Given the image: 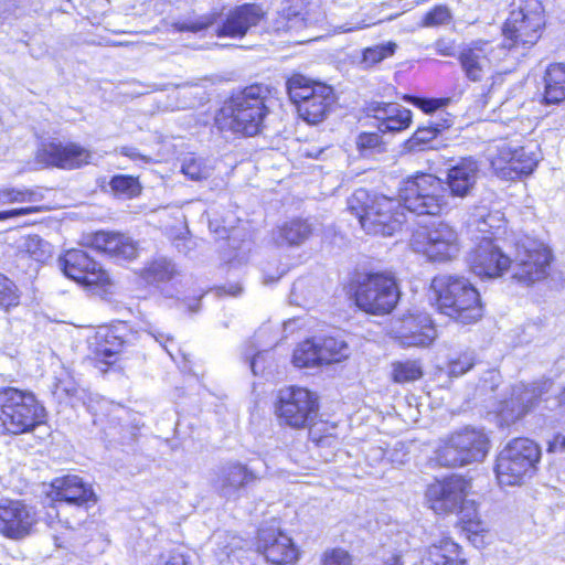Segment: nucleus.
Here are the masks:
<instances>
[{"label":"nucleus","instance_id":"nucleus-52","mask_svg":"<svg viewBox=\"0 0 565 565\" xmlns=\"http://www.w3.org/2000/svg\"><path fill=\"white\" fill-rule=\"evenodd\" d=\"M189 557L180 548L162 554L157 565H189Z\"/></svg>","mask_w":565,"mask_h":565},{"label":"nucleus","instance_id":"nucleus-24","mask_svg":"<svg viewBox=\"0 0 565 565\" xmlns=\"http://www.w3.org/2000/svg\"><path fill=\"white\" fill-rule=\"evenodd\" d=\"M543 394V387L539 383H520L511 388V397L501 403L499 415L507 425L514 423L524 416Z\"/></svg>","mask_w":565,"mask_h":565},{"label":"nucleus","instance_id":"nucleus-19","mask_svg":"<svg viewBox=\"0 0 565 565\" xmlns=\"http://www.w3.org/2000/svg\"><path fill=\"white\" fill-rule=\"evenodd\" d=\"M537 164L534 152L524 147H511L508 143L498 146V151L491 157V167L503 179H515L530 174Z\"/></svg>","mask_w":565,"mask_h":565},{"label":"nucleus","instance_id":"nucleus-55","mask_svg":"<svg viewBox=\"0 0 565 565\" xmlns=\"http://www.w3.org/2000/svg\"><path fill=\"white\" fill-rule=\"evenodd\" d=\"M479 216L478 228L480 232H488L487 227H500L499 223L501 222V217L498 214L488 213L487 215L480 214Z\"/></svg>","mask_w":565,"mask_h":565},{"label":"nucleus","instance_id":"nucleus-34","mask_svg":"<svg viewBox=\"0 0 565 565\" xmlns=\"http://www.w3.org/2000/svg\"><path fill=\"white\" fill-rule=\"evenodd\" d=\"M177 274L175 265L162 257L147 264L140 271V278L148 285H157L171 280Z\"/></svg>","mask_w":565,"mask_h":565},{"label":"nucleus","instance_id":"nucleus-6","mask_svg":"<svg viewBox=\"0 0 565 565\" xmlns=\"http://www.w3.org/2000/svg\"><path fill=\"white\" fill-rule=\"evenodd\" d=\"M545 26L544 7L539 0H523L503 24L502 46L526 51L536 44Z\"/></svg>","mask_w":565,"mask_h":565},{"label":"nucleus","instance_id":"nucleus-8","mask_svg":"<svg viewBox=\"0 0 565 565\" xmlns=\"http://www.w3.org/2000/svg\"><path fill=\"white\" fill-rule=\"evenodd\" d=\"M541 459L540 446L529 438L511 440L499 454L497 479L502 486H515L530 478Z\"/></svg>","mask_w":565,"mask_h":565},{"label":"nucleus","instance_id":"nucleus-7","mask_svg":"<svg viewBox=\"0 0 565 565\" xmlns=\"http://www.w3.org/2000/svg\"><path fill=\"white\" fill-rule=\"evenodd\" d=\"M290 100L297 106L299 116L309 124H319L330 113L335 95L333 88L296 74L287 81Z\"/></svg>","mask_w":565,"mask_h":565},{"label":"nucleus","instance_id":"nucleus-5","mask_svg":"<svg viewBox=\"0 0 565 565\" xmlns=\"http://www.w3.org/2000/svg\"><path fill=\"white\" fill-rule=\"evenodd\" d=\"M45 417L44 407L28 391L0 388V434L20 435L35 429Z\"/></svg>","mask_w":565,"mask_h":565},{"label":"nucleus","instance_id":"nucleus-56","mask_svg":"<svg viewBox=\"0 0 565 565\" xmlns=\"http://www.w3.org/2000/svg\"><path fill=\"white\" fill-rule=\"evenodd\" d=\"M39 211H41L40 206H28V207L3 211V212H0V221L28 215V214L35 213Z\"/></svg>","mask_w":565,"mask_h":565},{"label":"nucleus","instance_id":"nucleus-47","mask_svg":"<svg viewBox=\"0 0 565 565\" xmlns=\"http://www.w3.org/2000/svg\"><path fill=\"white\" fill-rule=\"evenodd\" d=\"M352 556L341 547L326 550L320 558L321 565H352Z\"/></svg>","mask_w":565,"mask_h":565},{"label":"nucleus","instance_id":"nucleus-26","mask_svg":"<svg viewBox=\"0 0 565 565\" xmlns=\"http://www.w3.org/2000/svg\"><path fill=\"white\" fill-rule=\"evenodd\" d=\"M265 17L258 4L245 3L231 10L222 26L216 31L218 36L243 38L250 28L256 26Z\"/></svg>","mask_w":565,"mask_h":565},{"label":"nucleus","instance_id":"nucleus-20","mask_svg":"<svg viewBox=\"0 0 565 565\" xmlns=\"http://www.w3.org/2000/svg\"><path fill=\"white\" fill-rule=\"evenodd\" d=\"M473 274L484 278L501 276L510 267V257L504 255L492 237H482L468 257Z\"/></svg>","mask_w":565,"mask_h":565},{"label":"nucleus","instance_id":"nucleus-2","mask_svg":"<svg viewBox=\"0 0 565 565\" xmlns=\"http://www.w3.org/2000/svg\"><path fill=\"white\" fill-rule=\"evenodd\" d=\"M273 104L271 88L254 84L232 95L215 117L221 130L253 137L265 128Z\"/></svg>","mask_w":565,"mask_h":565},{"label":"nucleus","instance_id":"nucleus-59","mask_svg":"<svg viewBox=\"0 0 565 565\" xmlns=\"http://www.w3.org/2000/svg\"><path fill=\"white\" fill-rule=\"evenodd\" d=\"M438 117L439 118H436L435 120H431L430 122L435 127L440 128V132L444 129L449 128L454 124V117L450 114L445 113L443 109L440 110Z\"/></svg>","mask_w":565,"mask_h":565},{"label":"nucleus","instance_id":"nucleus-43","mask_svg":"<svg viewBox=\"0 0 565 565\" xmlns=\"http://www.w3.org/2000/svg\"><path fill=\"white\" fill-rule=\"evenodd\" d=\"M396 46L394 42H387L367 47L363 52V63L367 66L380 63L384 58L393 55Z\"/></svg>","mask_w":565,"mask_h":565},{"label":"nucleus","instance_id":"nucleus-57","mask_svg":"<svg viewBox=\"0 0 565 565\" xmlns=\"http://www.w3.org/2000/svg\"><path fill=\"white\" fill-rule=\"evenodd\" d=\"M434 47L437 51V53L443 56H454L456 53L455 44L452 41H447V40H443V39L438 40L434 44Z\"/></svg>","mask_w":565,"mask_h":565},{"label":"nucleus","instance_id":"nucleus-22","mask_svg":"<svg viewBox=\"0 0 565 565\" xmlns=\"http://www.w3.org/2000/svg\"><path fill=\"white\" fill-rule=\"evenodd\" d=\"M257 552L276 565L292 564L299 558V550L292 540L275 526L259 529Z\"/></svg>","mask_w":565,"mask_h":565},{"label":"nucleus","instance_id":"nucleus-58","mask_svg":"<svg viewBox=\"0 0 565 565\" xmlns=\"http://www.w3.org/2000/svg\"><path fill=\"white\" fill-rule=\"evenodd\" d=\"M380 20L370 19L369 21L360 20V21H356L354 23L353 22H348L344 25H341L340 29L342 30V32H351V31H355V30H361V29L367 28L370 25H373V24L377 23Z\"/></svg>","mask_w":565,"mask_h":565},{"label":"nucleus","instance_id":"nucleus-10","mask_svg":"<svg viewBox=\"0 0 565 565\" xmlns=\"http://www.w3.org/2000/svg\"><path fill=\"white\" fill-rule=\"evenodd\" d=\"M51 488L49 497L56 503V519L75 510V523H82L87 518V510L97 502L92 486L75 475L55 478Z\"/></svg>","mask_w":565,"mask_h":565},{"label":"nucleus","instance_id":"nucleus-15","mask_svg":"<svg viewBox=\"0 0 565 565\" xmlns=\"http://www.w3.org/2000/svg\"><path fill=\"white\" fill-rule=\"evenodd\" d=\"M388 335L404 348H427L437 338V330L428 313L408 312L394 318Z\"/></svg>","mask_w":565,"mask_h":565},{"label":"nucleus","instance_id":"nucleus-60","mask_svg":"<svg viewBox=\"0 0 565 565\" xmlns=\"http://www.w3.org/2000/svg\"><path fill=\"white\" fill-rule=\"evenodd\" d=\"M565 450V436L556 435L552 441L548 443V451H562Z\"/></svg>","mask_w":565,"mask_h":565},{"label":"nucleus","instance_id":"nucleus-25","mask_svg":"<svg viewBox=\"0 0 565 565\" xmlns=\"http://www.w3.org/2000/svg\"><path fill=\"white\" fill-rule=\"evenodd\" d=\"M255 479L254 472L245 465L227 462L215 472L213 487L220 495L226 499H236L241 491Z\"/></svg>","mask_w":565,"mask_h":565},{"label":"nucleus","instance_id":"nucleus-36","mask_svg":"<svg viewBox=\"0 0 565 565\" xmlns=\"http://www.w3.org/2000/svg\"><path fill=\"white\" fill-rule=\"evenodd\" d=\"M317 343L323 364L340 362L350 354V349L344 340L327 337L317 340Z\"/></svg>","mask_w":565,"mask_h":565},{"label":"nucleus","instance_id":"nucleus-51","mask_svg":"<svg viewBox=\"0 0 565 565\" xmlns=\"http://www.w3.org/2000/svg\"><path fill=\"white\" fill-rule=\"evenodd\" d=\"M77 385L76 383L70 377H60L56 380L54 384L53 394L56 395L58 398H62L63 396H75L77 394Z\"/></svg>","mask_w":565,"mask_h":565},{"label":"nucleus","instance_id":"nucleus-21","mask_svg":"<svg viewBox=\"0 0 565 565\" xmlns=\"http://www.w3.org/2000/svg\"><path fill=\"white\" fill-rule=\"evenodd\" d=\"M90 158L89 150L73 142H44L36 152L39 163L66 170L78 169L89 163Z\"/></svg>","mask_w":565,"mask_h":565},{"label":"nucleus","instance_id":"nucleus-13","mask_svg":"<svg viewBox=\"0 0 565 565\" xmlns=\"http://www.w3.org/2000/svg\"><path fill=\"white\" fill-rule=\"evenodd\" d=\"M319 412L318 397L305 387L289 386L278 393L276 415L280 423L294 429L306 428Z\"/></svg>","mask_w":565,"mask_h":565},{"label":"nucleus","instance_id":"nucleus-17","mask_svg":"<svg viewBox=\"0 0 565 565\" xmlns=\"http://www.w3.org/2000/svg\"><path fill=\"white\" fill-rule=\"evenodd\" d=\"M320 15L318 0H282L274 29L276 32L298 33L318 22Z\"/></svg>","mask_w":565,"mask_h":565},{"label":"nucleus","instance_id":"nucleus-23","mask_svg":"<svg viewBox=\"0 0 565 565\" xmlns=\"http://www.w3.org/2000/svg\"><path fill=\"white\" fill-rule=\"evenodd\" d=\"M494 46L483 40L466 44L459 53V62L466 77L472 82L481 81L492 67Z\"/></svg>","mask_w":565,"mask_h":565},{"label":"nucleus","instance_id":"nucleus-30","mask_svg":"<svg viewBox=\"0 0 565 565\" xmlns=\"http://www.w3.org/2000/svg\"><path fill=\"white\" fill-rule=\"evenodd\" d=\"M312 224L303 218H292L277 226L273 233V242L280 247H299L312 235Z\"/></svg>","mask_w":565,"mask_h":565},{"label":"nucleus","instance_id":"nucleus-64","mask_svg":"<svg viewBox=\"0 0 565 565\" xmlns=\"http://www.w3.org/2000/svg\"><path fill=\"white\" fill-rule=\"evenodd\" d=\"M218 290H223L230 296L237 297L242 292V287L239 284H232L228 286V288L222 287V288H218Z\"/></svg>","mask_w":565,"mask_h":565},{"label":"nucleus","instance_id":"nucleus-35","mask_svg":"<svg viewBox=\"0 0 565 565\" xmlns=\"http://www.w3.org/2000/svg\"><path fill=\"white\" fill-rule=\"evenodd\" d=\"M19 254L22 258L28 257L43 264L52 257V246L38 235H29L20 243Z\"/></svg>","mask_w":565,"mask_h":565},{"label":"nucleus","instance_id":"nucleus-12","mask_svg":"<svg viewBox=\"0 0 565 565\" xmlns=\"http://www.w3.org/2000/svg\"><path fill=\"white\" fill-rule=\"evenodd\" d=\"M399 298L395 278L388 274H370L355 290L356 306L372 315L391 312Z\"/></svg>","mask_w":565,"mask_h":565},{"label":"nucleus","instance_id":"nucleus-54","mask_svg":"<svg viewBox=\"0 0 565 565\" xmlns=\"http://www.w3.org/2000/svg\"><path fill=\"white\" fill-rule=\"evenodd\" d=\"M23 202V190L3 188L0 190V204Z\"/></svg>","mask_w":565,"mask_h":565},{"label":"nucleus","instance_id":"nucleus-18","mask_svg":"<svg viewBox=\"0 0 565 565\" xmlns=\"http://www.w3.org/2000/svg\"><path fill=\"white\" fill-rule=\"evenodd\" d=\"M60 267L71 279L85 286H104L108 274L82 249H70L58 259Z\"/></svg>","mask_w":565,"mask_h":565},{"label":"nucleus","instance_id":"nucleus-44","mask_svg":"<svg viewBox=\"0 0 565 565\" xmlns=\"http://www.w3.org/2000/svg\"><path fill=\"white\" fill-rule=\"evenodd\" d=\"M440 134V128L435 127L431 122L428 126L419 127L408 140L411 149L422 150L428 146Z\"/></svg>","mask_w":565,"mask_h":565},{"label":"nucleus","instance_id":"nucleus-4","mask_svg":"<svg viewBox=\"0 0 565 565\" xmlns=\"http://www.w3.org/2000/svg\"><path fill=\"white\" fill-rule=\"evenodd\" d=\"M469 482L452 476L430 484L426 491L429 508L437 514L458 512L467 531L480 533L484 524L479 520L473 501L466 500Z\"/></svg>","mask_w":565,"mask_h":565},{"label":"nucleus","instance_id":"nucleus-46","mask_svg":"<svg viewBox=\"0 0 565 565\" xmlns=\"http://www.w3.org/2000/svg\"><path fill=\"white\" fill-rule=\"evenodd\" d=\"M356 148L363 153L381 152L383 150L382 138L375 132H361L356 138Z\"/></svg>","mask_w":565,"mask_h":565},{"label":"nucleus","instance_id":"nucleus-37","mask_svg":"<svg viewBox=\"0 0 565 565\" xmlns=\"http://www.w3.org/2000/svg\"><path fill=\"white\" fill-rule=\"evenodd\" d=\"M292 362L297 367H311L323 364L317 340H306L294 351Z\"/></svg>","mask_w":565,"mask_h":565},{"label":"nucleus","instance_id":"nucleus-62","mask_svg":"<svg viewBox=\"0 0 565 565\" xmlns=\"http://www.w3.org/2000/svg\"><path fill=\"white\" fill-rule=\"evenodd\" d=\"M367 456L370 458H372L373 460H383L385 458L387 459V450H384L381 447L372 448V449H370V452Z\"/></svg>","mask_w":565,"mask_h":565},{"label":"nucleus","instance_id":"nucleus-32","mask_svg":"<svg viewBox=\"0 0 565 565\" xmlns=\"http://www.w3.org/2000/svg\"><path fill=\"white\" fill-rule=\"evenodd\" d=\"M427 559L431 565H468L460 546L448 537L428 547Z\"/></svg>","mask_w":565,"mask_h":565},{"label":"nucleus","instance_id":"nucleus-49","mask_svg":"<svg viewBox=\"0 0 565 565\" xmlns=\"http://www.w3.org/2000/svg\"><path fill=\"white\" fill-rule=\"evenodd\" d=\"M475 365L473 352H465L458 359L449 363V374L460 376L467 373Z\"/></svg>","mask_w":565,"mask_h":565},{"label":"nucleus","instance_id":"nucleus-40","mask_svg":"<svg viewBox=\"0 0 565 565\" xmlns=\"http://www.w3.org/2000/svg\"><path fill=\"white\" fill-rule=\"evenodd\" d=\"M423 370L418 361H396L392 363V379L395 383H407L420 379Z\"/></svg>","mask_w":565,"mask_h":565},{"label":"nucleus","instance_id":"nucleus-27","mask_svg":"<svg viewBox=\"0 0 565 565\" xmlns=\"http://www.w3.org/2000/svg\"><path fill=\"white\" fill-rule=\"evenodd\" d=\"M367 115L383 134L399 132L412 122V111L396 103H372L367 107Z\"/></svg>","mask_w":565,"mask_h":565},{"label":"nucleus","instance_id":"nucleus-9","mask_svg":"<svg viewBox=\"0 0 565 565\" xmlns=\"http://www.w3.org/2000/svg\"><path fill=\"white\" fill-rule=\"evenodd\" d=\"M490 440L482 429L466 427L454 433L438 448L436 459L445 467H461L482 461Z\"/></svg>","mask_w":565,"mask_h":565},{"label":"nucleus","instance_id":"nucleus-48","mask_svg":"<svg viewBox=\"0 0 565 565\" xmlns=\"http://www.w3.org/2000/svg\"><path fill=\"white\" fill-rule=\"evenodd\" d=\"M415 106L420 108L424 113L430 114L444 109L450 103V98H420V97H406Z\"/></svg>","mask_w":565,"mask_h":565},{"label":"nucleus","instance_id":"nucleus-29","mask_svg":"<svg viewBox=\"0 0 565 565\" xmlns=\"http://www.w3.org/2000/svg\"><path fill=\"white\" fill-rule=\"evenodd\" d=\"M479 175V166L471 158L461 159L456 166L451 167L447 173V185L450 199L452 196H468L477 184Z\"/></svg>","mask_w":565,"mask_h":565},{"label":"nucleus","instance_id":"nucleus-50","mask_svg":"<svg viewBox=\"0 0 565 565\" xmlns=\"http://www.w3.org/2000/svg\"><path fill=\"white\" fill-rule=\"evenodd\" d=\"M451 14L447 7L438 6L426 13L424 23L427 26L446 24L450 21Z\"/></svg>","mask_w":565,"mask_h":565},{"label":"nucleus","instance_id":"nucleus-42","mask_svg":"<svg viewBox=\"0 0 565 565\" xmlns=\"http://www.w3.org/2000/svg\"><path fill=\"white\" fill-rule=\"evenodd\" d=\"M215 22V15H202L199 18H189L182 21H177L172 24L173 29L178 32H201Z\"/></svg>","mask_w":565,"mask_h":565},{"label":"nucleus","instance_id":"nucleus-41","mask_svg":"<svg viewBox=\"0 0 565 565\" xmlns=\"http://www.w3.org/2000/svg\"><path fill=\"white\" fill-rule=\"evenodd\" d=\"M212 169L202 158L188 156L183 159L181 172L192 181H201L211 175Z\"/></svg>","mask_w":565,"mask_h":565},{"label":"nucleus","instance_id":"nucleus-31","mask_svg":"<svg viewBox=\"0 0 565 565\" xmlns=\"http://www.w3.org/2000/svg\"><path fill=\"white\" fill-rule=\"evenodd\" d=\"M309 428L310 440L320 449H326L324 454H320L324 461H330L335 456L334 450L339 447L340 441L335 433L337 426L328 422L315 419L307 426Z\"/></svg>","mask_w":565,"mask_h":565},{"label":"nucleus","instance_id":"nucleus-33","mask_svg":"<svg viewBox=\"0 0 565 565\" xmlns=\"http://www.w3.org/2000/svg\"><path fill=\"white\" fill-rule=\"evenodd\" d=\"M546 104H558L565 100V63L551 64L544 76Z\"/></svg>","mask_w":565,"mask_h":565},{"label":"nucleus","instance_id":"nucleus-45","mask_svg":"<svg viewBox=\"0 0 565 565\" xmlns=\"http://www.w3.org/2000/svg\"><path fill=\"white\" fill-rule=\"evenodd\" d=\"M19 303V295L15 285L0 274V308L8 309Z\"/></svg>","mask_w":565,"mask_h":565},{"label":"nucleus","instance_id":"nucleus-63","mask_svg":"<svg viewBox=\"0 0 565 565\" xmlns=\"http://www.w3.org/2000/svg\"><path fill=\"white\" fill-rule=\"evenodd\" d=\"M120 153L122 156L129 157V158H131L134 160H136V159H145V157L141 156L140 153H138L136 149L129 148V147H122L121 150H120Z\"/></svg>","mask_w":565,"mask_h":565},{"label":"nucleus","instance_id":"nucleus-11","mask_svg":"<svg viewBox=\"0 0 565 565\" xmlns=\"http://www.w3.org/2000/svg\"><path fill=\"white\" fill-rule=\"evenodd\" d=\"M551 260V250L542 242L525 237L516 243L509 269L515 281L531 286L546 278Z\"/></svg>","mask_w":565,"mask_h":565},{"label":"nucleus","instance_id":"nucleus-14","mask_svg":"<svg viewBox=\"0 0 565 565\" xmlns=\"http://www.w3.org/2000/svg\"><path fill=\"white\" fill-rule=\"evenodd\" d=\"M411 246L436 262L450 260L460 250L457 231L444 222L416 231L411 238Z\"/></svg>","mask_w":565,"mask_h":565},{"label":"nucleus","instance_id":"nucleus-61","mask_svg":"<svg viewBox=\"0 0 565 565\" xmlns=\"http://www.w3.org/2000/svg\"><path fill=\"white\" fill-rule=\"evenodd\" d=\"M43 199V194L33 189L23 190V202H40Z\"/></svg>","mask_w":565,"mask_h":565},{"label":"nucleus","instance_id":"nucleus-39","mask_svg":"<svg viewBox=\"0 0 565 565\" xmlns=\"http://www.w3.org/2000/svg\"><path fill=\"white\" fill-rule=\"evenodd\" d=\"M109 188L120 199L136 198L142 189L137 178L126 174L114 175L109 182Z\"/></svg>","mask_w":565,"mask_h":565},{"label":"nucleus","instance_id":"nucleus-53","mask_svg":"<svg viewBox=\"0 0 565 565\" xmlns=\"http://www.w3.org/2000/svg\"><path fill=\"white\" fill-rule=\"evenodd\" d=\"M408 452L403 443H397L387 450V460L394 465H403L407 461Z\"/></svg>","mask_w":565,"mask_h":565},{"label":"nucleus","instance_id":"nucleus-3","mask_svg":"<svg viewBox=\"0 0 565 565\" xmlns=\"http://www.w3.org/2000/svg\"><path fill=\"white\" fill-rule=\"evenodd\" d=\"M437 309L461 324L479 321L483 315L480 295L472 284L458 276L435 277L430 285Z\"/></svg>","mask_w":565,"mask_h":565},{"label":"nucleus","instance_id":"nucleus-38","mask_svg":"<svg viewBox=\"0 0 565 565\" xmlns=\"http://www.w3.org/2000/svg\"><path fill=\"white\" fill-rule=\"evenodd\" d=\"M56 524H61V530L55 529V533L53 534L55 546L64 550L75 547L78 544L75 525H79L81 523H75V519L71 521L68 515H62L57 519Z\"/></svg>","mask_w":565,"mask_h":565},{"label":"nucleus","instance_id":"nucleus-1","mask_svg":"<svg viewBox=\"0 0 565 565\" xmlns=\"http://www.w3.org/2000/svg\"><path fill=\"white\" fill-rule=\"evenodd\" d=\"M349 210L362 228L373 235L392 236L406 221L405 210L416 215H440L451 206L445 182L433 174H419L405 181L399 199L371 195L356 190L348 201Z\"/></svg>","mask_w":565,"mask_h":565},{"label":"nucleus","instance_id":"nucleus-28","mask_svg":"<svg viewBox=\"0 0 565 565\" xmlns=\"http://www.w3.org/2000/svg\"><path fill=\"white\" fill-rule=\"evenodd\" d=\"M90 246L117 260H131L137 256V243L120 233L98 232L90 238Z\"/></svg>","mask_w":565,"mask_h":565},{"label":"nucleus","instance_id":"nucleus-16","mask_svg":"<svg viewBox=\"0 0 565 565\" xmlns=\"http://www.w3.org/2000/svg\"><path fill=\"white\" fill-rule=\"evenodd\" d=\"M36 514L32 507L21 500L3 498L0 500V534L11 540L28 536L34 524Z\"/></svg>","mask_w":565,"mask_h":565}]
</instances>
